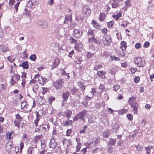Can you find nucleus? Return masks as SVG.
<instances>
[{"label":"nucleus","instance_id":"nucleus-1","mask_svg":"<svg viewBox=\"0 0 154 154\" xmlns=\"http://www.w3.org/2000/svg\"><path fill=\"white\" fill-rule=\"evenodd\" d=\"M89 116L88 112L85 110H83L80 112L75 116L73 120L74 121H77L79 119L81 120L84 118V117H88Z\"/></svg>","mask_w":154,"mask_h":154},{"label":"nucleus","instance_id":"nucleus-2","mask_svg":"<svg viewBox=\"0 0 154 154\" xmlns=\"http://www.w3.org/2000/svg\"><path fill=\"white\" fill-rule=\"evenodd\" d=\"M135 63L139 67H143L145 65V60L141 57L135 58L134 60Z\"/></svg>","mask_w":154,"mask_h":154},{"label":"nucleus","instance_id":"nucleus-3","mask_svg":"<svg viewBox=\"0 0 154 154\" xmlns=\"http://www.w3.org/2000/svg\"><path fill=\"white\" fill-rule=\"evenodd\" d=\"M82 11L84 16L85 17H87L90 16L91 10L88 6L85 5L83 7Z\"/></svg>","mask_w":154,"mask_h":154},{"label":"nucleus","instance_id":"nucleus-4","mask_svg":"<svg viewBox=\"0 0 154 154\" xmlns=\"http://www.w3.org/2000/svg\"><path fill=\"white\" fill-rule=\"evenodd\" d=\"M102 42L105 45H109L111 43V39L110 35H105L103 37Z\"/></svg>","mask_w":154,"mask_h":154},{"label":"nucleus","instance_id":"nucleus-5","mask_svg":"<svg viewBox=\"0 0 154 154\" xmlns=\"http://www.w3.org/2000/svg\"><path fill=\"white\" fill-rule=\"evenodd\" d=\"M64 81L62 79H59L53 83V85L57 90L61 89Z\"/></svg>","mask_w":154,"mask_h":154},{"label":"nucleus","instance_id":"nucleus-6","mask_svg":"<svg viewBox=\"0 0 154 154\" xmlns=\"http://www.w3.org/2000/svg\"><path fill=\"white\" fill-rule=\"evenodd\" d=\"M20 75L17 74H14L11 79V84L14 85L20 79Z\"/></svg>","mask_w":154,"mask_h":154},{"label":"nucleus","instance_id":"nucleus-7","mask_svg":"<svg viewBox=\"0 0 154 154\" xmlns=\"http://www.w3.org/2000/svg\"><path fill=\"white\" fill-rule=\"evenodd\" d=\"M57 144L55 140L52 137L50 140L49 143V146L50 148L54 149L57 146Z\"/></svg>","mask_w":154,"mask_h":154},{"label":"nucleus","instance_id":"nucleus-8","mask_svg":"<svg viewBox=\"0 0 154 154\" xmlns=\"http://www.w3.org/2000/svg\"><path fill=\"white\" fill-rule=\"evenodd\" d=\"M96 93V89L94 88H92V91H91L88 95L85 97L86 99L87 100H89L93 97L94 94Z\"/></svg>","mask_w":154,"mask_h":154},{"label":"nucleus","instance_id":"nucleus-9","mask_svg":"<svg viewBox=\"0 0 154 154\" xmlns=\"http://www.w3.org/2000/svg\"><path fill=\"white\" fill-rule=\"evenodd\" d=\"M77 84L83 93L86 88V86L85 85V83L82 81H79L77 82Z\"/></svg>","mask_w":154,"mask_h":154},{"label":"nucleus","instance_id":"nucleus-10","mask_svg":"<svg viewBox=\"0 0 154 154\" xmlns=\"http://www.w3.org/2000/svg\"><path fill=\"white\" fill-rule=\"evenodd\" d=\"M131 107L133 108V111L134 114H137L138 112V105L137 103H134L130 105Z\"/></svg>","mask_w":154,"mask_h":154},{"label":"nucleus","instance_id":"nucleus-11","mask_svg":"<svg viewBox=\"0 0 154 154\" xmlns=\"http://www.w3.org/2000/svg\"><path fill=\"white\" fill-rule=\"evenodd\" d=\"M82 32H80L79 30L78 29H75L73 30V35L76 38H79L82 35Z\"/></svg>","mask_w":154,"mask_h":154},{"label":"nucleus","instance_id":"nucleus-12","mask_svg":"<svg viewBox=\"0 0 154 154\" xmlns=\"http://www.w3.org/2000/svg\"><path fill=\"white\" fill-rule=\"evenodd\" d=\"M35 146V147H29L27 150V154H34L35 151L36 150V144Z\"/></svg>","mask_w":154,"mask_h":154},{"label":"nucleus","instance_id":"nucleus-13","mask_svg":"<svg viewBox=\"0 0 154 154\" xmlns=\"http://www.w3.org/2000/svg\"><path fill=\"white\" fill-rule=\"evenodd\" d=\"M106 73L103 71H97V75L99 78L102 79H104L106 78L105 74Z\"/></svg>","mask_w":154,"mask_h":154},{"label":"nucleus","instance_id":"nucleus-14","mask_svg":"<svg viewBox=\"0 0 154 154\" xmlns=\"http://www.w3.org/2000/svg\"><path fill=\"white\" fill-rule=\"evenodd\" d=\"M39 128L43 132L48 131L49 130V126L47 125H40Z\"/></svg>","mask_w":154,"mask_h":154},{"label":"nucleus","instance_id":"nucleus-15","mask_svg":"<svg viewBox=\"0 0 154 154\" xmlns=\"http://www.w3.org/2000/svg\"><path fill=\"white\" fill-rule=\"evenodd\" d=\"M28 106V105L27 104L26 102L24 101L22 102L21 103V109L24 111H28L27 107Z\"/></svg>","mask_w":154,"mask_h":154},{"label":"nucleus","instance_id":"nucleus-16","mask_svg":"<svg viewBox=\"0 0 154 154\" xmlns=\"http://www.w3.org/2000/svg\"><path fill=\"white\" fill-rule=\"evenodd\" d=\"M88 42L90 43H94L95 44H97V40L94 36L89 37L88 38Z\"/></svg>","mask_w":154,"mask_h":154},{"label":"nucleus","instance_id":"nucleus-17","mask_svg":"<svg viewBox=\"0 0 154 154\" xmlns=\"http://www.w3.org/2000/svg\"><path fill=\"white\" fill-rule=\"evenodd\" d=\"M37 24L38 26L44 25L46 27L48 26V23L46 21H42L41 20H38L37 21Z\"/></svg>","mask_w":154,"mask_h":154},{"label":"nucleus","instance_id":"nucleus-18","mask_svg":"<svg viewBox=\"0 0 154 154\" xmlns=\"http://www.w3.org/2000/svg\"><path fill=\"white\" fill-rule=\"evenodd\" d=\"M19 66L23 67L24 69H27L29 66L27 61H24L21 64H20Z\"/></svg>","mask_w":154,"mask_h":154},{"label":"nucleus","instance_id":"nucleus-19","mask_svg":"<svg viewBox=\"0 0 154 154\" xmlns=\"http://www.w3.org/2000/svg\"><path fill=\"white\" fill-rule=\"evenodd\" d=\"M72 124V121L69 119H68L65 121H63L62 123V125L63 126H68L71 125Z\"/></svg>","mask_w":154,"mask_h":154},{"label":"nucleus","instance_id":"nucleus-20","mask_svg":"<svg viewBox=\"0 0 154 154\" xmlns=\"http://www.w3.org/2000/svg\"><path fill=\"white\" fill-rule=\"evenodd\" d=\"M0 49L3 52H6L8 50V47L5 45H1L0 46Z\"/></svg>","mask_w":154,"mask_h":154},{"label":"nucleus","instance_id":"nucleus-21","mask_svg":"<svg viewBox=\"0 0 154 154\" xmlns=\"http://www.w3.org/2000/svg\"><path fill=\"white\" fill-rule=\"evenodd\" d=\"M95 31L94 30H92L91 29H89L88 32L87 34L88 38L92 36H94V32Z\"/></svg>","mask_w":154,"mask_h":154},{"label":"nucleus","instance_id":"nucleus-22","mask_svg":"<svg viewBox=\"0 0 154 154\" xmlns=\"http://www.w3.org/2000/svg\"><path fill=\"white\" fill-rule=\"evenodd\" d=\"M110 2L112 3V8H116L119 6V4L117 1L116 0H112Z\"/></svg>","mask_w":154,"mask_h":154},{"label":"nucleus","instance_id":"nucleus-23","mask_svg":"<svg viewBox=\"0 0 154 154\" xmlns=\"http://www.w3.org/2000/svg\"><path fill=\"white\" fill-rule=\"evenodd\" d=\"M69 94V93L68 92L63 93V100L66 101L68 99Z\"/></svg>","mask_w":154,"mask_h":154},{"label":"nucleus","instance_id":"nucleus-24","mask_svg":"<svg viewBox=\"0 0 154 154\" xmlns=\"http://www.w3.org/2000/svg\"><path fill=\"white\" fill-rule=\"evenodd\" d=\"M12 143L11 141H8L6 145V148L8 151H9L12 148Z\"/></svg>","mask_w":154,"mask_h":154},{"label":"nucleus","instance_id":"nucleus-25","mask_svg":"<svg viewBox=\"0 0 154 154\" xmlns=\"http://www.w3.org/2000/svg\"><path fill=\"white\" fill-rule=\"evenodd\" d=\"M70 140L64 139L63 140V143L64 146L67 147L70 145Z\"/></svg>","mask_w":154,"mask_h":154},{"label":"nucleus","instance_id":"nucleus-26","mask_svg":"<svg viewBox=\"0 0 154 154\" xmlns=\"http://www.w3.org/2000/svg\"><path fill=\"white\" fill-rule=\"evenodd\" d=\"M106 18V15L104 13H101L100 14L99 19L100 21H103Z\"/></svg>","mask_w":154,"mask_h":154},{"label":"nucleus","instance_id":"nucleus-27","mask_svg":"<svg viewBox=\"0 0 154 154\" xmlns=\"http://www.w3.org/2000/svg\"><path fill=\"white\" fill-rule=\"evenodd\" d=\"M70 90L72 94L74 95L79 91V89L74 87H73L72 88H71Z\"/></svg>","mask_w":154,"mask_h":154},{"label":"nucleus","instance_id":"nucleus-28","mask_svg":"<svg viewBox=\"0 0 154 154\" xmlns=\"http://www.w3.org/2000/svg\"><path fill=\"white\" fill-rule=\"evenodd\" d=\"M109 134L110 131L109 130H106L103 133V136L105 138L109 136Z\"/></svg>","mask_w":154,"mask_h":154},{"label":"nucleus","instance_id":"nucleus-29","mask_svg":"<svg viewBox=\"0 0 154 154\" xmlns=\"http://www.w3.org/2000/svg\"><path fill=\"white\" fill-rule=\"evenodd\" d=\"M136 98L133 97H131L128 100V103L130 104V105H131L132 104H133L134 103H136L135 102H134V101L135 100Z\"/></svg>","mask_w":154,"mask_h":154},{"label":"nucleus","instance_id":"nucleus-30","mask_svg":"<svg viewBox=\"0 0 154 154\" xmlns=\"http://www.w3.org/2000/svg\"><path fill=\"white\" fill-rule=\"evenodd\" d=\"M60 60L58 58L56 59L54 61V63L53 64V66H54L55 68L57 66L59 63Z\"/></svg>","mask_w":154,"mask_h":154},{"label":"nucleus","instance_id":"nucleus-31","mask_svg":"<svg viewBox=\"0 0 154 154\" xmlns=\"http://www.w3.org/2000/svg\"><path fill=\"white\" fill-rule=\"evenodd\" d=\"M21 121L16 119L14 121L15 126L17 127L18 128L20 127V122Z\"/></svg>","mask_w":154,"mask_h":154},{"label":"nucleus","instance_id":"nucleus-32","mask_svg":"<svg viewBox=\"0 0 154 154\" xmlns=\"http://www.w3.org/2000/svg\"><path fill=\"white\" fill-rule=\"evenodd\" d=\"M119 128V126L117 124H116L114 126L113 129V131L115 132L116 134L117 133V131Z\"/></svg>","mask_w":154,"mask_h":154},{"label":"nucleus","instance_id":"nucleus-33","mask_svg":"<svg viewBox=\"0 0 154 154\" xmlns=\"http://www.w3.org/2000/svg\"><path fill=\"white\" fill-rule=\"evenodd\" d=\"M92 23L94 25V27H96V28L97 29H100L99 27H100V25H98L97 23L95 20H93L92 21Z\"/></svg>","mask_w":154,"mask_h":154},{"label":"nucleus","instance_id":"nucleus-34","mask_svg":"<svg viewBox=\"0 0 154 154\" xmlns=\"http://www.w3.org/2000/svg\"><path fill=\"white\" fill-rule=\"evenodd\" d=\"M71 19V15H68L66 16L65 18V20L64 21V23L65 24L67 23L69 20V19Z\"/></svg>","mask_w":154,"mask_h":154},{"label":"nucleus","instance_id":"nucleus-35","mask_svg":"<svg viewBox=\"0 0 154 154\" xmlns=\"http://www.w3.org/2000/svg\"><path fill=\"white\" fill-rule=\"evenodd\" d=\"M65 113L66 114V116L68 118H69L70 117L72 114L71 111L69 110H66Z\"/></svg>","mask_w":154,"mask_h":154},{"label":"nucleus","instance_id":"nucleus-36","mask_svg":"<svg viewBox=\"0 0 154 154\" xmlns=\"http://www.w3.org/2000/svg\"><path fill=\"white\" fill-rule=\"evenodd\" d=\"M82 58H75L74 60V61L77 64H80L81 63L82 61Z\"/></svg>","mask_w":154,"mask_h":154},{"label":"nucleus","instance_id":"nucleus-37","mask_svg":"<svg viewBox=\"0 0 154 154\" xmlns=\"http://www.w3.org/2000/svg\"><path fill=\"white\" fill-rule=\"evenodd\" d=\"M94 53L88 52L87 54V58L89 59V58H91L92 57L94 56Z\"/></svg>","mask_w":154,"mask_h":154},{"label":"nucleus","instance_id":"nucleus-38","mask_svg":"<svg viewBox=\"0 0 154 154\" xmlns=\"http://www.w3.org/2000/svg\"><path fill=\"white\" fill-rule=\"evenodd\" d=\"M128 110L126 109H122L119 110L118 112L119 114H123L125 113H126L128 112Z\"/></svg>","mask_w":154,"mask_h":154},{"label":"nucleus","instance_id":"nucleus-39","mask_svg":"<svg viewBox=\"0 0 154 154\" xmlns=\"http://www.w3.org/2000/svg\"><path fill=\"white\" fill-rule=\"evenodd\" d=\"M114 22L113 21H110L107 23V26L109 28H111L113 26Z\"/></svg>","mask_w":154,"mask_h":154},{"label":"nucleus","instance_id":"nucleus-40","mask_svg":"<svg viewBox=\"0 0 154 154\" xmlns=\"http://www.w3.org/2000/svg\"><path fill=\"white\" fill-rule=\"evenodd\" d=\"M41 146L42 148H44L46 147V143L45 141L43 140H42L41 141Z\"/></svg>","mask_w":154,"mask_h":154},{"label":"nucleus","instance_id":"nucleus-41","mask_svg":"<svg viewBox=\"0 0 154 154\" xmlns=\"http://www.w3.org/2000/svg\"><path fill=\"white\" fill-rule=\"evenodd\" d=\"M102 67V66L98 64L97 65H96L94 67V70H95L97 71L99 69H100Z\"/></svg>","mask_w":154,"mask_h":154},{"label":"nucleus","instance_id":"nucleus-42","mask_svg":"<svg viewBox=\"0 0 154 154\" xmlns=\"http://www.w3.org/2000/svg\"><path fill=\"white\" fill-rule=\"evenodd\" d=\"M36 55L35 54H32L29 57L30 59L32 61H35L36 59Z\"/></svg>","mask_w":154,"mask_h":154},{"label":"nucleus","instance_id":"nucleus-43","mask_svg":"<svg viewBox=\"0 0 154 154\" xmlns=\"http://www.w3.org/2000/svg\"><path fill=\"white\" fill-rule=\"evenodd\" d=\"M55 99V98L54 97L51 96L48 99V102L49 103L51 104Z\"/></svg>","mask_w":154,"mask_h":154},{"label":"nucleus","instance_id":"nucleus-44","mask_svg":"<svg viewBox=\"0 0 154 154\" xmlns=\"http://www.w3.org/2000/svg\"><path fill=\"white\" fill-rule=\"evenodd\" d=\"M110 59L112 60H116V61H119V60L120 59L118 57H117L114 56H112L110 57Z\"/></svg>","mask_w":154,"mask_h":154},{"label":"nucleus","instance_id":"nucleus-45","mask_svg":"<svg viewBox=\"0 0 154 154\" xmlns=\"http://www.w3.org/2000/svg\"><path fill=\"white\" fill-rule=\"evenodd\" d=\"M6 135L7 137L8 138L10 139H12L13 138V136L12 135V133H11L9 132H7L6 134Z\"/></svg>","mask_w":154,"mask_h":154},{"label":"nucleus","instance_id":"nucleus-46","mask_svg":"<svg viewBox=\"0 0 154 154\" xmlns=\"http://www.w3.org/2000/svg\"><path fill=\"white\" fill-rule=\"evenodd\" d=\"M86 117L88 119V121L89 122L91 123H93V120L92 117L89 114L88 117Z\"/></svg>","mask_w":154,"mask_h":154},{"label":"nucleus","instance_id":"nucleus-47","mask_svg":"<svg viewBox=\"0 0 154 154\" xmlns=\"http://www.w3.org/2000/svg\"><path fill=\"white\" fill-rule=\"evenodd\" d=\"M116 141V140L112 139L109 140V143L112 145H113L115 144Z\"/></svg>","mask_w":154,"mask_h":154},{"label":"nucleus","instance_id":"nucleus-48","mask_svg":"<svg viewBox=\"0 0 154 154\" xmlns=\"http://www.w3.org/2000/svg\"><path fill=\"white\" fill-rule=\"evenodd\" d=\"M33 5V2L31 1H29L27 4V6L29 8H32Z\"/></svg>","mask_w":154,"mask_h":154},{"label":"nucleus","instance_id":"nucleus-49","mask_svg":"<svg viewBox=\"0 0 154 154\" xmlns=\"http://www.w3.org/2000/svg\"><path fill=\"white\" fill-rule=\"evenodd\" d=\"M81 92H79V91L75 94V95L77 97H78L79 99H80L81 98V96H82V94H83Z\"/></svg>","mask_w":154,"mask_h":154},{"label":"nucleus","instance_id":"nucleus-50","mask_svg":"<svg viewBox=\"0 0 154 154\" xmlns=\"http://www.w3.org/2000/svg\"><path fill=\"white\" fill-rule=\"evenodd\" d=\"M76 140L77 143V147L78 148H80L81 145V143L79 142L80 141V139L79 138H76Z\"/></svg>","mask_w":154,"mask_h":154},{"label":"nucleus","instance_id":"nucleus-51","mask_svg":"<svg viewBox=\"0 0 154 154\" xmlns=\"http://www.w3.org/2000/svg\"><path fill=\"white\" fill-rule=\"evenodd\" d=\"M20 149L21 152H22V150L24 147V143L23 142H21L20 143Z\"/></svg>","mask_w":154,"mask_h":154},{"label":"nucleus","instance_id":"nucleus-52","mask_svg":"<svg viewBox=\"0 0 154 154\" xmlns=\"http://www.w3.org/2000/svg\"><path fill=\"white\" fill-rule=\"evenodd\" d=\"M127 116L129 120L131 121L133 120V116L131 114H127Z\"/></svg>","mask_w":154,"mask_h":154},{"label":"nucleus","instance_id":"nucleus-53","mask_svg":"<svg viewBox=\"0 0 154 154\" xmlns=\"http://www.w3.org/2000/svg\"><path fill=\"white\" fill-rule=\"evenodd\" d=\"M42 136L41 135H38V136H36L35 137L34 139V142L36 143V142L38 141V140L40 139L41 138V137Z\"/></svg>","mask_w":154,"mask_h":154},{"label":"nucleus","instance_id":"nucleus-54","mask_svg":"<svg viewBox=\"0 0 154 154\" xmlns=\"http://www.w3.org/2000/svg\"><path fill=\"white\" fill-rule=\"evenodd\" d=\"M20 4V2H17V3L15 5L14 8L16 9V12H17L18 10V7Z\"/></svg>","mask_w":154,"mask_h":154},{"label":"nucleus","instance_id":"nucleus-55","mask_svg":"<svg viewBox=\"0 0 154 154\" xmlns=\"http://www.w3.org/2000/svg\"><path fill=\"white\" fill-rule=\"evenodd\" d=\"M69 40L72 42V43H76L77 42V40L75 39H74L72 37H70Z\"/></svg>","mask_w":154,"mask_h":154},{"label":"nucleus","instance_id":"nucleus-56","mask_svg":"<svg viewBox=\"0 0 154 154\" xmlns=\"http://www.w3.org/2000/svg\"><path fill=\"white\" fill-rule=\"evenodd\" d=\"M72 132V130L71 129H68L66 131V135L68 136H70L71 133Z\"/></svg>","mask_w":154,"mask_h":154},{"label":"nucleus","instance_id":"nucleus-57","mask_svg":"<svg viewBox=\"0 0 154 154\" xmlns=\"http://www.w3.org/2000/svg\"><path fill=\"white\" fill-rule=\"evenodd\" d=\"M40 77V75L39 74H37L35 75L34 79H35L36 81L37 80L39 81V77Z\"/></svg>","mask_w":154,"mask_h":154},{"label":"nucleus","instance_id":"nucleus-58","mask_svg":"<svg viewBox=\"0 0 154 154\" xmlns=\"http://www.w3.org/2000/svg\"><path fill=\"white\" fill-rule=\"evenodd\" d=\"M145 150L146 151V154H150V149L149 148V147H146Z\"/></svg>","mask_w":154,"mask_h":154},{"label":"nucleus","instance_id":"nucleus-59","mask_svg":"<svg viewBox=\"0 0 154 154\" xmlns=\"http://www.w3.org/2000/svg\"><path fill=\"white\" fill-rule=\"evenodd\" d=\"M99 89L102 91H103L105 89V88L104 85L100 84L99 87Z\"/></svg>","mask_w":154,"mask_h":154},{"label":"nucleus","instance_id":"nucleus-60","mask_svg":"<svg viewBox=\"0 0 154 154\" xmlns=\"http://www.w3.org/2000/svg\"><path fill=\"white\" fill-rule=\"evenodd\" d=\"M135 48L138 49L141 47V44L140 43H137L135 45Z\"/></svg>","mask_w":154,"mask_h":154},{"label":"nucleus","instance_id":"nucleus-61","mask_svg":"<svg viewBox=\"0 0 154 154\" xmlns=\"http://www.w3.org/2000/svg\"><path fill=\"white\" fill-rule=\"evenodd\" d=\"M100 152V149H99L97 148L94 150L92 152V153H98Z\"/></svg>","mask_w":154,"mask_h":154},{"label":"nucleus","instance_id":"nucleus-62","mask_svg":"<svg viewBox=\"0 0 154 154\" xmlns=\"http://www.w3.org/2000/svg\"><path fill=\"white\" fill-rule=\"evenodd\" d=\"M39 118H36V119L34 121V123L36 126L37 127L38 126V122L39 120Z\"/></svg>","mask_w":154,"mask_h":154},{"label":"nucleus","instance_id":"nucleus-63","mask_svg":"<svg viewBox=\"0 0 154 154\" xmlns=\"http://www.w3.org/2000/svg\"><path fill=\"white\" fill-rule=\"evenodd\" d=\"M149 43L148 42H145L143 45V46L145 48H147L149 46Z\"/></svg>","mask_w":154,"mask_h":154},{"label":"nucleus","instance_id":"nucleus-64","mask_svg":"<svg viewBox=\"0 0 154 154\" xmlns=\"http://www.w3.org/2000/svg\"><path fill=\"white\" fill-rule=\"evenodd\" d=\"M140 77L139 76L136 77L134 79V81L136 83H137L140 80Z\"/></svg>","mask_w":154,"mask_h":154}]
</instances>
